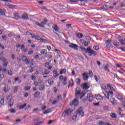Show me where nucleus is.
I'll list each match as a JSON object with an SVG mask.
<instances>
[{"label": "nucleus", "instance_id": "nucleus-62", "mask_svg": "<svg viewBox=\"0 0 125 125\" xmlns=\"http://www.w3.org/2000/svg\"><path fill=\"white\" fill-rule=\"evenodd\" d=\"M93 105H94V106H99V105H100V104H99V103H93Z\"/></svg>", "mask_w": 125, "mask_h": 125}, {"label": "nucleus", "instance_id": "nucleus-27", "mask_svg": "<svg viewBox=\"0 0 125 125\" xmlns=\"http://www.w3.org/2000/svg\"><path fill=\"white\" fill-rule=\"evenodd\" d=\"M41 54H47V51L45 49H42L41 51Z\"/></svg>", "mask_w": 125, "mask_h": 125}, {"label": "nucleus", "instance_id": "nucleus-17", "mask_svg": "<svg viewBox=\"0 0 125 125\" xmlns=\"http://www.w3.org/2000/svg\"><path fill=\"white\" fill-rule=\"evenodd\" d=\"M117 97L118 99H119V100H120V101H123V100H124V99H123V97L119 93L117 94Z\"/></svg>", "mask_w": 125, "mask_h": 125}, {"label": "nucleus", "instance_id": "nucleus-54", "mask_svg": "<svg viewBox=\"0 0 125 125\" xmlns=\"http://www.w3.org/2000/svg\"><path fill=\"white\" fill-rule=\"evenodd\" d=\"M63 75H61L60 76L59 80L61 82H62V81H63Z\"/></svg>", "mask_w": 125, "mask_h": 125}, {"label": "nucleus", "instance_id": "nucleus-55", "mask_svg": "<svg viewBox=\"0 0 125 125\" xmlns=\"http://www.w3.org/2000/svg\"><path fill=\"white\" fill-rule=\"evenodd\" d=\"M3 103H4V99H1L0 101V104H3Z\"/></svg>", "mask_w": 125, "mask_h": 125}, {"label": "nucleus", "instance_id": "nucleus-48", "mask_svg": "<svg viewBox=\"0 0 125 125\" xmlns=\"http://www.w3.org/2000/svg\"><path fill=\"white\" fill-rule=\"evenodd\" d=\"M18 90V87H17V86L15 87V88L14 90V93H16V92H17Z\"/></svg>", "mask_w": 125, "mask_h": 125}, {"label": "nucleus", "instance_id": "nucleus-33", "mask_svg": "<svg viewBox=\"0 0 125 125\" xmlns=\"http://www.w3.org/2000/svg\"><path fill=\"white\" fill-rule=\"evenodd\" d=\"M12 99V96H11V95H9L7 97V101H8V102H10V101H11Z\"/></svg>", "mask_w": 125, "mask_h": 125}, {"label": "nucleus", "instance_id": "nucleus-10", "mask_svg": "<svg viewBox=\"0 0 125 125\" xmlns=\"http://www.w3.org/2000/svg\"><path fill=\"white\" fill-rule=\"evenodd\" d=\"M31 37L32 39H35L37 41H40L41 40V38L40 37V36H35V34H31Z\"/></svg>", "mask_w": 125, "mask_h": 125}, {"label": "nucleus", "instance_id": "nucleus-45", "mask_svg": "<svg viewBox=\"0 0 125 125\" xmlns=\"http://www.w3.org/2000/svg\"><path fill=\"white\" fill-rule=\"evenodd\" d=\"M31 79L32 80V81H36L37 78L35 75H33L31 76Z\"/></svg>", "mask_w": 125, "mask_h": 125}, {"label": "nucleus", "instance_id": "nucleus-20", "mask_svg": "<svg viewBox=\"0 0 125 125\" xmlns=\"http://www.w3.org/2000/svg\"><path fill=\"white\" fill-rule=\"evenodd\" d=\"M5 5H6V6H8V7H9V8H14V7H16V5H12L11 4H6V3H5Z\"/></svg>", "mask_w": 125, "mask_h": 125}, {"label": "nucleus", "instance_id": "nucleus-5", "mask_svg": "<svg viewBox=\"0 0 125 125\" xmlns=\"http://www.w3.org/2000/svg\"><path fill=\"white\" fill-rule=\"evenodd\" d=\"M81 90L80 88H76V89L75 90V97H76V98H79V97H78L81 94Z\"/></svg>", "mask_w": 125, "mask_h": 125}, {"label": "nucleus", "instance_id": "nucleus-58", "mask_svg": "<svg viewBox=\"0 0 125 125\" xmlns=\"http://www.w3.org/2000/svg\"><path fill=\"white\" fill-rule=\"evenodd\" d=\"M71 2H78L79 0H69Z\"/></svg>", "mask_w": 125, "mask_h": 125}, {"label": "nucleus", "instance_id": "nucleus-26", "mask_svg": "<svg viewBox=\"0 0 125 125\" xmlns=\"http://www.w3.org/2000/svg\"><path fill=\"white\" fill-rule=\"evenodd\" d=\"M110 117H111V118H113L114 119H116L117 118V114L115 113H111L110 114Z\"/></svg>", "mask_w": 125, "mask_h": 125}, {"label": "nucleus", "instance_id": "nucleus-50", "mask_svg": "<svg viewBox=\"0 0 125 125\" xmlns=\"http://www.w3.org/2000/svg\"><path fill=\"white\" fill-rule=\"evenodd\" d=\"M105 125V122H104V121H100L99 123V125Z\"/></svg>", "mask_w": 125, "mask_h": 125}, {"label": "nucleus", "instance_id": "nucleus-60", "mask_svg": "<svg viewBox=\"0 0 125 125\" xmlns=\"http://www.w3.org/2000/svg\"><path fill=\"white\" fill-rule=\"evenodd\" d=\"M61 71L63 73V74H66V69H61Z\"/></svg>", "mask_w": 125, "mask_h": 125}, {"label": "nucleus", "instance_id": "nucleus-43", "mask_svg": "<svg viewBox=\"0 0 125 125\" xmlns=\"http://www.w3.org/2000/svg\"><path fill=\"white\" fill-rule=\"evenodd\" d=\"M18 13H17L15 14V19H16V20H18V19H19V16Z\"/></svg>", "mask_w": 125, "mask_h": 125}, {"label": "nucleus", "instance_id": "nucleus-1", "mask_svg": "<svg viewBox=\"0 0 125 125\" xmlns=\"http://www.w3.org/2000/svg\"><path fill=\"white\" fill-rule=\"evenodd\" d=\"M80 115L81 117H83V116H84V112H83V109L82 106H80L78 110L74 113V116L72 117L73 121H76L77 117L78 116H80Z\"/></svg>", "mask_w": 125, "mask_h": 125}, {"label": "nucleus", "instance_id": "nucleus-4", "mask_svg": "<svg viewBox=\"0 0 125 125\" xmlns=\"http://www.w3.org/2000/svg\"><path fill=\"white\" fill-rule=\"evenodd\" d=\"M1 61H2V62H3L4 63V64H3V67H4L5 68H6L8 64L7 59H6V58L5 57H4L3 59H2V60H1Z\"/></svg>", "mask_w": 125, "mask_h": 125}, {"label": "nucleus", "instance_id": "nucleus-41", "mask_svg": "<svg viewBox=\"0 0 125 125\" xmlns=\"http://www.w3.org/2000/svg\"><path fill=\"white\" fill-rule=\"evenodd\" d=\"M39 89L40 90H43V89H44V85H43V84H41Z\"/></svg>", "mask_w": 125, "mask_h": 125}, {"label": "nucleus", "instance_id": "nucleus-25", "mask_svg": "<svg viewBox=\"0 0 125 125\" xmlns=\"http://www.w3.org/2000/svg\"><path fill=\"white\" fill-rule=\"evenodd\" d=\"M0 15L1 16L5 15V11H4V10H2L1 9H0Z\"/></svg>", "mask_w": 125, "mask_h": 125}, {"label": "nucleus", "instance_id": "nucleus-15", "mask_svg": "<svg viewBox=\"0 0 125 125\" xmlns=\"http://www.w3.org/2000/svg\"><path fill=\"white\" fill-rule=\"evenodd\" d=\"M114 86V85H113ZM112 85H110L109 84H107V87L108 89H110V90H113V91H115V88L113 87H112L113 86Z\"/></svg>", "mask_w": 125, "mask_h": 125}, {"label": "nucleus", "instance_id": "nucleus-36", "mask_svg": "<svg viewBox=\"0 0 125 125\" xmlns=\"http://www.w3.org/2000/svg\"><path fill=\"white\" fill-rule=\"evenodd\" d=\"M76 83H77V84H81V79L80 78H77L76 80Z\"/></svg>", "mask_w": 125, "mask_h": 125}, {"label": "nucleus", "instance_id": "nucleus-3", "mask_svg": "<svg viewBox=\"0 0 125 125\" xmlns=\"http://www.w3.org/2000/svg\"><path fill=\"white\" fill-rule=\"evenodd\" d=\"M81 87L82 88H83V89H88V88H89V87H90V86L89 85H88V83H84L83 84H81Z\"/></svg>", "mask_w": 125, "mask_h": 125}, {"label": "nucleus", "instance_id": "nucleus-56", "mask_svg": "<svg viewBox=\"0 0 125 125\" xmlns=\"http://www.w3.org/2000/svg\"><path fill=\"white\" fill-rule=\"evenodd\" d=\"M23 96L24 97H25L26 98H27V97L29 96V93H28L27 92H26L25 94L23 95Z\"/></svg>", "mask_w": 125, "mask_h": 125}, {"label": "nucleus", "instance_id": "nucleus-14", "mask_svg": "<svg viewBox=\"0 0 125 125\" xmlns=\"http://www.w3.org/2000/svg\"><path fill=\"white\" fill-rule=\"evenodd\" d=\"M110 102H111L113 106H115L117 104V100H116L115 98H112Z\"/></svg>", "mask_w": 125, "mask_h": 125}, {"label": "nucleus", "instance_id": "nucleus-38", "mask_svg": "<svg viewBox=\"0 0 125 125\" xmlns=\"http://www.w3.org/2000/svg\"><path fill=\"white\" fill-rule=\"evenodd\" d=\"M53 80H52V79L49 80L48 81V83L49 84H50V85L53 84Z\"/></svg>", "mask_w": 125, "mask_h": 125}, {"label": "nucleus", "instance_id": "nucleus-24", "mask_svg": "<svg viewBox=\"0 0 125 125\" xmlns=\"http://www.w3.org/2000/svg\"><path fill=\"white\" fill-rule=\"evenodd\" d=\"M118 111H117V114L119 115H122V112H123V110H122V108L120 106H118Z\"/></svg>", "mask_w": 125, "mask_h": 125}, {"label": "nucleus", "instance_id": "nucleus-35", "mask_svg": "<svg viewBox=\"0 0 125 125\" xmlns=\"http://www.w3.org/2000/svg\"><path fill=\"white\" fill-rule=\"evenodd\" d=\"M27 57L25 56H23L22 57V58H21V61L23 62H25V61H27Z\"/></svg>", "mask_w": 125, "mask_h": 125}, {"label": "nucleus", "instance_id": "nucleus-2", "mask_svg": "<svg viewBox=\"0 0 125 125\" xmlns=\"http://www.w3.org/2000/svg\"><path fill=\"white\" fill-rule=\"evenodd\" d=\"M74 109L72 108H69L68 110H65L62 114H64V117L67 116V117H70L72 115V112H74Z\"/></svg>", "mask_w": 125, "mask_h": 125}, {"label": "nucleus", "instance_id": "nucleus-13", "mask_svg": "<svg viewBox=\"0 0 125 125\" xmlns=\"http://www.w3.org/2000/svg\"><path fill=\"white\" fill-rule=\"evenodd\" d=\"M95 96L97 100H99V99H103V97L100 94H96L95 95Z\"/></svg>", "mask_w": 125, "mask_h": 125}, {"label": "nucleus", "instance_id": "nucleus-32", "mask_svg": "<svg viewBox=\"0 0 125 125\" xmlns=\"http://www.w3.org/2000/svg\"><path fill=\"white\" fill-rule=\"evenodd\" d=\"M119 42H121V44H124V45H125V39L123 40L122 39L119 38Z\"/></svg>", "mask_w": 125, "mask_h": 125}, {"label": "nucleus", "instance_id": "nucleus-52", "mask_svg": "<svg viewBox=\"0 0 125 125\" xmlns=\"http://www.w3.org/2000/svg\"><path fill=\"white\" fill-rule=\"evenodd\" d=\"M46 22H47V21L45 19L44 20V21L42 22V24H43V25H46Z\"/></svg>", "mask_w": 125, "mask_h": 125}, {"label": "nucleus", "instance_id": "nucleus-19", "mask_svg": "<svg viewBox=\"0 0 125 125\" xmlns=\"http://www.w3.org/2000/svg\"><path fill=\"white\" fill-rule=\"evenodd\" d=\"M120 43L118 41L115 40L113 42V44L115 47H118Z\"/></svg>", "mask_w": 125, "mask_h": 125}, {"label": "nucleus", "instance_id": "nucleus-16", "mask_svg": "<svg viewBox=\"0 0 125 125\" xmlns=\"http://www.w3.org/2000/svg\"><path fill=\"white\" fill-rule=\"evenodd\" d=\"M53 29L55 30V32H58L60 30L59 27L57 26V25H54L52 26Z\"/></svg>", "mask_w": 125, "mask_h": 125}, {"label": "nucleus", "instance_id": "nucleus-34", "mask_svg": "<svg viewBox=\"0 0 125 125\" xmlns=\"http://www.w3.org/2000/svg\"><path fill=\"white\" fill-rule=\"evenodd\" d=\"M27 106V104H24L23 105H21L19 107V109H24L25 107Z\"/></svg>", "mask_w": 125, "mask_h": 125}, {"label": "nucleus", "instance_id": "nucleus-46", "mask_svg": "<svg viewBox=\"0 0 125 125\" xmlns=\"http://www.w3.org/2000/svg\"><path fill=\"white\" fill-rule=\"evenodd\" d=\"M106 47H107V48H112V44H107L106 45Z\"/></svg>", "mask_w": 125, "mask_h": 125}, {"label": "nucleus", "instance_id": "nucleus-18", "mask_svg": "<svg viewBox=\"0 0 125 125\" xmlns=\"http://www.w3.org/2000/svg\"><path fill=\"white\" fill-rule=\"evenodd\" d=\"M40 94H41V93H40V91L36 92L34 95L35 98H39L40 96Z\"/></svg>", "mask_w": 125, "mask_h": 125}, {"label": "nucleus", "instance_id": "nucleus-49", "mask_svg": "<svg viewBox=\"0 0 125 125\" xmlns=\"http://www.w3.org/2000/svg\"><path fill=\"white\" fill-rule=\"evenodd\" d=\"M13 73L12 72V71L11 70H9L8 72V74L9 76H12Z\"/></svg>", "mask_w": 125, "mask_h": 125}, {"label": "nucleus", "instance_id": "nucleus-53", "mask_svg": "<svg viewBox=\"0 0 125 125\" xmlns=\"http://www.w3.org/2000/svg\"><path fill=\"white\" fill-rule=\"evenodd\" d=\"M86 50H87V53L88 52H89V50H92L91 49V48H90V46H89L87 48V49H86Z\"/></svg>", "mask_w": 125, "mask_h": 125}, {"label": "nucleus", "instance_id": "nucleus-29", "mask_svg": "<svg viewBox=\"0 0 125 125\" xmlns=\"http://www.w3.org/2000/svg\"><path fill=\"white\" fill-rule=\"evenodd\" d=\"M85 38L87 42H88L89 43H90V41H91V38H90V36H87L85 37Z\"/></svg>", "mask_w": 125, "mask_h": 125}, {"label": "nucleus", "instance_id": "nucleus-51", "mask_svg": "<svg viewBox=\"0 0 125 125\" xmlns=\"http://www.w3.org/2000/svg\"><path fill=\"white\" fill-rule=\"evenodd\" d=\"M10 111L13 114H14V113H16V110L15 109H10Z\"/></svg>", "mask_w": 125, "mask_h": 125}, {"label": "nucleus", "instance_id": "nucleus-64", "mask_svg": "<svg viewBox=\"0 0 125 125\" xmlns=\"http://www.w3.org/2000/svg\"><path fill=\"white\" fill-rule=\"evenodd\" d=\"M45 75H48V74H49V71L47 70H46L44 72Z\"/></svg>", "mask_w": 125, "mask_h": 125}, {"label": "nucleus", "instance_id": "nucleus-30", "mask_svg": "<svg viewBox=\"0 0 125 125\" xmlns=\"http://www.w3.org/2000/svg\"><path fill=\"white\" fill-rule=\"evenodd\" d=\"M80 48L82 50V51H84L85 53H87V51L86 50V49L83 47V46H81V47H80Z\"/></svg>", "mask_w": 125, "mask_h": 125}, {"label": "nucleus", "instance_id": "nucleus-8", "mask_svg": "<svg viewBox=\"0 0 125 125\" xmlns=\"http://www.w3.org/2000/svg\"><path fill=\"white\" fill-rule=\"evenodd\" d=\"M88 53L89 54V56H92V55L96 56L97 55V53H96L93 50H89Z\"/></svg>", "mask_w": 125, "mask_h": 125}, {"label": "nucleus", "instance_id": "nucleus-37", "mask_svg": "<svg viewBox=\"0 0 125 125\" xmlns=\"http://www.w3.org/2000/svg\"><path fill=\"white\" fill-rule=\"evenodd\" d=\"M108 68H109V65H108V64L105 65V66H104V70H106V71H108V72L109 73H110V70H109L108 69Z\"/></svg>", "mask_w": 125, "mask_h": 125}, {"label": "nucleus", "instance_id": "nucleus-12", "mask_svg": "<svg viewBox=\"0 0 125 125\" xmlns=\"http://www.w3.org/2000/svg\"><path fill=\"white\" fill-rule=\"evenodd\" d=\"M83 42L82 43L84 44V46H88V44H89V42L83 40H81L80 42Z\"/></svg>", "mask_w": 125, "mask_h": 125}, {"label": "nucleus", "instance_id": "nucleus-42", "mask_svg": "<svg viewBox=\"0 0 125 125\" xmlns=\"http://www.w3.org/2000/svg\"><path fill=\"white\" fill-rule=\"evenodd\" d=\"M9 102V107H12V106H13V101H12V100H11V101Z\"/></svg>", "mask_w": 125, "mask_h": 125}, {"label": "nucleus", "instance_id": "nucleus-39", "mask_svg": "<svg viewBox=\"0 0 125 125\" xmlns=\"http://www.w3.org/2000/svg\"><path fill=\"white\" fill-rule=\"evenodd\" d=\"M89 76L90 78H92V77H93V73L92 72V70H89Z\"/></svg>", "mask_w": 125, "mask_h": 125}, {"label": "nucleus", "instance_id": "nucleus-31", "mask_svg": "<svg viewBox=\"0 0 125 125\" xmlns=\"http://www.w3.org/2000/svg\"><path fill=\"white\" fill-rule=\"evenodd\" d=\"M101 9H104V10H107L108 9V7L105 4H104L102 7H101Z\"/></svg>", "mask_w": 125, "mask_h": 125}, {"label": "nucleus", "instance_id": "nucleus-57", "mask_svg": "<svg viewBox=\"0 0 125 125\" xmlns=\"http://www.w3.org/2000/svg\"><path fill=\"white\" fill-rule=\"evenodd\" d=\"M47 42V40H45V39H42L41 40V42Z\"/></svg>", "mask_w": 125, "mask_h": 125}, {"label": "nucleus", "instance_id": "nucleus-22", "mask_svg": "<svg viewBox=\"0 0 125 125\" xmlns=\"http://www.w3.org/2000/svg\"><path fill=\"white\" fill-rule=\"evenodd\" d=\"M92 100H93V97L92 96V94H90L89 95V102H92Z\"/></svg>", "mask_w": 125, "mask_h": 125}, {"label": "nucleus", "instance_id": "nucleus-7", "mask_svg": "<svg viewBox=\"0 0 125 125\" xmlns=\"http://www.w3.org/2000/svg\"><path fill=\"white\" fill-rule=\"evenodd\" d=\"M69 46L71 48H73L74 49H75V50H79V49H78V47H79L78 45L72 43L70 45H69Z\"/></svg>", "mask_w": 125, "mask_h": 125}, {"label": "nucleus", "instance_id": "nucleus-47", "mask_svg": "<svg viewBox=\"0 0 125 125\" xmlns=\"http://www.w3.org/2000/svg\"><path fill=\"white\" fill-rule=\"evenodd\" d=\"M25 90H30V89H31V86H26L24 88Z\"/></svg>", "mask_w": 125, "mask_h": 125}, {"label": "nucleus", "instance_id": "nucleus-61", "mask_svg": "<svg viewBox=\"0 0 125 125\" xmlns=\"http://www.w3.org/2000/svg\"><path fill=\"white\" fill-rule=\"evenodd\" d=\"M24 48H25V45L22 44L21 46V50H23Z\"/></svg>", "mask_w": 125, "mask_h": 125}, {"label": "nucleus", "instance_id": "nucleus-6", "mask_svg": "<svg viewBox=\"0 0 125 125\" xmlns=\"http://www.w3.org/2000/svg\"><path fill=\"white\" fill-rule=\"evenodd\" d=\"M71 106L74 105L75 106H77L79 105V100L75 98L70 104Z\"/></svg>", "mask_w": 125, "mask_h": 125}, {"label": "nucleus", "instance_id": "nucleus-21", "mask_svg": "<svg viewBox=\"0 0 125 125\" xmlns=\"http://www.w3.org/2000/svg\"><path fill=\"white\" fill-rule=\"evenodd\" d=\"M53 74H54V78H57V77H58V76H59V73H58V72L57 71V70H54L53 71Z\"/></svg>", "mask_w": 125, "mask_h": 125}, {"label": "nucleus", "instance_id": "nucleus-28", "mask_svg": "<svg viewBox=\"0 0 125 125\" xmlns=\"http://www.w3.org/2000/svg\"><path fill=\"white\" fill-rule=\"evenodd\" d=\"M76 35L77 36L78 38H79V39H81V38H83V34L81 33H77Z\"/></svg>", "mask_w": 125, "mask_h": 125}, {"label": "nucleus", "instance_id": "nucleus-11", "mask_svg": "<svg viewBox=\"0 0 125 125\" xmlns=\"http://www.w3.org/2000/svg\"><path fill=\"white\" fill-rule=\"evenodd\" d=\"M83 79V81H87L88 80L89 76L87 74L84 73L82 74Z\"/></svg>", "mask_w": 125, "mask_h": 125}, {"label": "nucleus", "instance_id": "nucleus-63", "mask_svg": "<svg viewBox=\"0 0 125 125\" xmlns=\"http://www.w3.org/2000/svg\"><path fill=\"white\" fill-rule=\"evenodd\" d=\"M16 123H21V122H22V120L21 119H17L16 121Z\"/></svg>", "mask_w": 125, "mask_h": 125}, {"label": "nucleus", "instance_id": "nucleus-40", "mask_svg": "<svg viewBox=\"0 0 125 125\" xmlns=\"http://www.w3.org/2000/svg\"><path fill=\"white\" fill-rule=\"evenodd\" d=\"M93 48L94 49H95V50H99V46L98 45H95L93 46Z\"/></svg>", "mask_w": 125, "mask_h": 125}, {"label": "nucleus", "instance_id": "nucleus-59", "mask_svg": "<svg viewBox=\"0 0 125 125\" xmlns=\"http://www.w3.org/2000/svg\"><path fill=\"white\" fill-rule=\"evenodd\" d=\"M111 42H112V41H111V40H106V43L110 44L111 43Z\"/></svg>", "mask_w": 125, "mask_h": 125}, {"label": "nucleus", "instance_id": "nucleus-23", "mask_svg": "<svg viewBox=\"0 0 125 125\" xmlns=\"http://www.w3.org/2000/svg\"><path fill=\"white\" fill-rule=\"evenodd\" d=\"M22 18H23V19H25L26 20L29 19V18L28 17V15L27 14H23L22 16Z\"/></svg>", "mask_w": 125, "mask_h": 125}, {"label": "nucleus", "instance_id": "nucleus-9", "mask_svg": "<svg viewBox=\"0 0 125 125\" xmlns=\"http://www.w3.org/2000/svg\"><path fill=\"white\" fill-rule=\"evenodd\" d=\"M104 95L106 98H107V99H109V96H111V97L113 96L114 95V93L112 91H109L107 93V96H106V94H104Z\"/></svg>", "mask_w": 125, "mask_h": 125}, {"label": "nucleus", "instance_id": "nucleus-44", "mask_svg": "<svg viewBox=\"0 0 125 125\" xmlns=\"http://www.w3.org/2000/svg\"><path fill=\"white\" fill-rule=\"evenodd\" d=\"M51 111V110H50V109H47L44 112H43V114H48V113H50Z\"/></svg>", "mask_w": 125, "mask_h": 125}]
</instances>
